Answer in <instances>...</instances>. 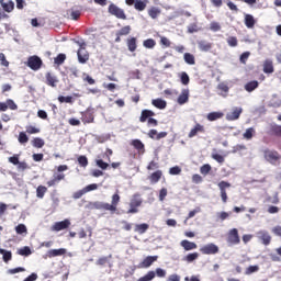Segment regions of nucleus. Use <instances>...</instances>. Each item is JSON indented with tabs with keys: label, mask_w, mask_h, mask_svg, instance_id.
<instances>
[{
	"label": "nucleus",
	"mask_w": 281,
	"mask_h": 281,
	"mask_svg": "<svg viewBox=\"0 0 281 281\" xmlns=\"http://www.w3.org/2000/svg\"><path fill=\"white\" fill-rule=\"evenodd\" d=\"M32 146L34 148H43V146H45V140L41 137H35L32 139Z\"/></svg>",
	"instance_id": "36"
},
{
	"label": "nucleus",
	"mask_w": 281,
	"mask_h": 281,
	"mask_svg": "<svg viewBox=\"0 0 281 281\" xmlns=\"http://www.w3.org/2000/svg\"><path fill=\"white\" fill-rule=\"evenodd\" d=\"M134 8L138 12H144V10H146V2H144V0H136Z\"/></svg>",
	"instance_id": "41"
},
{
	"label": "nucleus",
	"mask_w": 281,
	"mask_h": 281,
	"mask_svg": "<svg viewBox=\"0 0 281 281\" xmlns=\"http://www.w3.org/2000/svg\"><path fill=\"white\" fill-rule=\"evenodd\" d=\"M249 56H251L250 52H245L240 55L239 60L241 65H247V60L249 59Z\"/></svg>",
	"instance_id": "59"
},
{
	"label": "nucleus",
	"mask_w": 281,
	"mask_h": 281,
	"mask_svg": "<svg viewBox=\"0 0 281 281\" xmlns=\"http://www.w3.org/2000/svg\"><path fill=\"white\" fill-rule=\"evenodd\" d=\"M18 254L20 256H32V249H30L27 246H24L23 248L19 249Z\"/></svg>",
	"instance_id": "55"
},
{
	"label": "nucleus",
	"mask_w": 281,
	"mask_h": 281,
	"mask_svg": "<svg viewBox=\"0 0 281 281\" xmlns=\"http://www.w3.org/2000/svg\"><path fill=\"white\" fill-rule=\"evenodd\" d=\"M67 254V249L59 248V249H50L47 251L48 258H56L58 256H65Z\"/></svg>",
	"instance_id": "23"
},
{
	"label": "nucleus",
	"mask_w": 281,
	"mask_h": 281,
	"mask_svg": "<svg viewBox=\"0 0 281 281\" xmlns=\"http://www.w3.org/2000/svg\"><path fill=\"white\" fill-rule=\"evenodd\" d=\"M109 258H112V256L110 255L109 257H101L97 260V265H99L100 267H104V265H106L109 262Z\"/></svg>",
	"instance_id": "62"
},
{
	"label": "nucleus",
	"mask_w": 281,
	"mask_h": 281,
	"mask_svg": "<svg viewBox=\"0 0 281 281\" xmlns=\"http://www.w3.org/2000/svg\"><path fill=\"white\" fill-rule=\"evenodd\" d=\"M8 109H10V111H16L19 105H16L12 99H7L5 102H0V111L5 112Z\"/></svg>",
	"instance_id": "10"
},
{
	"label": "nucleus",
	"mask_w": 281,
	"mask_h": 281,
	"mask_svg": "<svg viewBox=\"0 0 281 281\" xmlns=\"http://www.w3.org/2000/svg\"><path fill=\"white\" fill-rule=\"evenodd\" d=\"M158 256H148L140 263L139 269H148L154 262H157Z\"/></svg>",
	"instance_id": "15"
},
{
	"label": "nucleus",
	"mask_w": 281,
	"mask_h": 281,
	"mask_svg": "<svg viewBox=\"0 0 281 281\" xmlns=\"http://www.w3.org/2000/svg\"><path fill=\"white\" fill-rule=\"evenodd\" d=\"M45 85H47L48 87L56 88L58 85V77H56V75H54L53 72H46Z\"/></svg>",
	"instance_id": "12"
},
{
	"label": "nucleus",
	"mask_w": 281,
	"mask_h": 281,
	"mask_svg": "<svg viewBox=\"0 0 281 281\" xmlns=\"http://www.w3.org/2000/svg\"><path fill=\"white\" fill-rule=\"evenodd\" d=\"M58 102L63 103L66 102L67 104H74V97H58Z\"/></svg>",
	"instance_id": "58"
},
{
	"label": "nucleus",
	"mask_w": 281,
	"mask_h": 281,
	"mask_svg": "<svg viewBox=\"0 0 281 281\" xmlns=\"http://www.w3.org/2000/svg\"><path fill=\"white\" fill-rule=\"evenodd\" d=\"M184 61L187 63V65H195L196 60L194 59V55L190 54V53H186L183 55Z\"/></svg>",
	"instance_id": "42"
},
{
	"label": "nucleus",
	"mask_w": 281,
	"mask_h": 281,
	"mask_svg": "<svg viewBox=\"0 0 281 281\" xmlns=\"http://www.w3.org/2000/svg\"><path fill=\"white\" fill-rule=\"evenodd\" d=\"M1 8L4 10V12H12L14 10V1L9 0L1 4Z\"/></svg>",
	"instance_id": "35"
},
{
	"label": "nucleus",
	"mask_w": 281,
	"mask_h": 281,
	"mask_svg": "<svg viewBox=\"0 0 281 281\" xmlns=\"http://www.w3.org/2000/svg\"><path fill=\"white\" fill-rule=\"evenodd\" d=\"M155 45H157V42L153 38H148L143 42V46L146 47V49H154Z\"/></svg>",
	"instance_id": "44"
},
{
	"label": "nucleus",
	"mask_w": 281,
	"mask_h": 281,
	"mask_svg": "<svg viewBox=\"0 0 281 281\" xmlns=\"http://www.w3.org/2000/svg\"><path fill=\"white\" fill-rule=\"evenodd\" d=\"M108 12L109 14H112V16H115L116 19L126 21V13L124 12V9L117 7V4L111 3L108 8Z\"/></svg>",
	"instance_id": "4"
},
{
	"label": "nucleus",
	"mask_w": 281,
	"mask_h": 281,
	"mask_svg": "<svg viewBox=\"0 0 281 281\" xmlns=\"http://www.w3.org/2000/svg\"><path fill=\"white\" fill-rule=\"evenodd\" d=\"M221 251V248H218V245L214 243H209L200 247V252L203 256H216Z\"/></svg>",
	"instance_id": "3"
},
{
	"label": "nucleus",
	"mask_w": 281,
	"mask_h": 281,
	"mask_svg": "<svg viewBox=\"0 0 281 281\" xmlns=\"http://www.w3.org/2000/svg\"><path fill=\"white\" fill-rule=\"evenodd\" d=\"M27 67L33 71H38L43 67V60L38 56H31L27 59Z\"/></svg>",
	"instance_id": "6"
},
{
	"label": "nucleus",
	"mask_w": 281,
	"mask_h": 281,
	"mask_svg": "<svg viewBox=\"0 0 281 281\" xmlns=\"http://www.w3.org/2000/svg\"><path fill=\"white\" fill-rule=\"evenodd\" d=\"M71 222L69 220H64L61 222H56L52 229L53 232H63V229H69Z\"/></svg>",
	"instance_id": "11"
},
{
	"label": "nucleus",
	"mask_w": 281,
	"mask_h": 281,
	"mask_svg": "<svg viewBox=\"0 0 281 281\" xmlns=\"http://www.w3.org/2000/svg\"><path fill=\"white\" fill-rule=\"evenodd\" d=\"M120 193H114L112 195L111 204L106 202H92L90 203V207L92 210H104L105 212H111V214H115L117 212V205H120Z\"/></svg>",
	"instance_id": "1"
},
{
	"label": "nucleus",
	"mask_w": 281,
	"mask_h": 281,
	"mask_svg": "<svg viewBox=\"0 0 281 281\" xmlns=\"http://www.w3.org/2000/svg\"><path fill=\"white\" fill-rule=\"evenodd\" d=\"M218 91H222L224 98H227V93H229V87L225 83H218L217 86Z\"/></svg>",
	"instance_id": "53"
},
{
	"label": "nucleus",
	"mask_w": 281,
	"mask_h": 281,
	"mask_svg": "<svg viewBox=\"0 0 281 281\" xmlns=\"http://www.w3.org/2000/svg\"><path fill=\"white\" fill-rule=\"evenodd\" d=\"M184 262H194V260H199V252H190L183 258Z\"/></svg>",
	"instance_id": "38"
},
{
	"label": "nucleus",
	"mask_w": 281,
	"mask_h": 281,
	"mask_svg": "<svg viewBox=\"0 0 281 281\" xmlns=\"http://www.w3.org/2000/svg\"><path fill=\"white\" fill-rule=\"evenodd\" d=\"M26 133H27V135H36V134L41 133V128H38L36 126L29 125V126H26Z\"/></svg>",
	"instance_id": "50"
},
{
	"label": "nucleus",
	"mask_w": 281,
	"mask_h": 281,
	"mask_svg": "<svg viewBox=\"0 0 281 281\" xmlns=\"http://www.w3.org/2000/svg\"><path fill=\"white\" fill-rule=\"evenodd\" d=\"M131 34V25L123 26L116 32V36H128Z\"/></svg>",
	"instance_id": "39"
},
{
	"label": "nucleus",
	"mask_w": 281,
	"mask_h": 281,
	"mask_svg": "<svg viewBox=\"0 0 281 281\" xmlns=\"http://www.w3.org/2000/svg\"><path fill=\"white\" fill-rule=\"evenodd\" d=\"M263 157L266 160H268L270 164H273L276 161H279L280 159V153L277 150L266 149L263 151Z\"/></svg>",
	"instance_id": "8"
},
{
	"label": "nucleus",
	"mask_w": 281,
	"mask_h": 281,
	"mask_svg": "<svg viewBox=\"0 0 281 281\" xmlns=\"http://www.w3.org/2000/svg\"><path fill=\"white\" fill-rule=\"evenodd\" d=\"M218 188H220V192H221V198L223 203H227V188H232V183L227 182V181H221L218 182Z\"/></svg>",
	"instance_id": "9"
},
{
	"label": "nucleus",
	"mask_w": 281,
	"mask_h": 281,
	"mask_svg": "<svg viewBox=\"0 0 281 281\" xmlns=\"http://www.w3.org/2000/svg\"><path fill=\"white\" fill-rule=\"evenodd\" d=\"M161 177H164V172L161 170H157L149 176V181L150 183H159Z\"/></svg>",
	"instance_id": "27"
},
{
	"label": "nucleus",
	"mask_w": 281,
	"mask_h": 281,
	"mask_svg": "<svg viewBox=\"0 0 281 281\" xmlns=\"http://www.w3.org/2000/svg\"><path fill=\"white\" fill-rule=\"evenodd\" d=\"M257 271H260V267H258V266H249L246 269V276H251V273H256Z\"/></svg>",
	"instance_id": "60"
},
{
	"label": "nucleus",
	"mask_w": 281,
	"mask_h": 281,
	"mask_svg": "<svg viewBox=\"0 0 281 281\" xmlns=\"http://www.w3.org/2000/svg\"><path fill=\"white\" fill-rule=\"evenodd\" d=\"M210 30H211V32H221V30H222L221 23H218L216 21L211 22Z\"/></svg>",
	"instance_id": "54"
},
{
	"label": "nucleus",
	"mask_w": 281,
	"mask_h": 281,
	"mask_svg": "<svg viewBox=\"0 0 281 281\" xmlns=\"http://www.w3.org/2000/svg\"><path fill=\"white\" fill-rule=\"evenodd\" d=\"M241 113H243V108H234L233 112L226 114V120L228 122H235V120H238L240 117Z\"/></svg>",
	"instance_id": "16"
},
{
	"label": "nucleus",
	"mask_w": 281,
	"mask_h": 281,
	"mask_svg": "<svg viewBox=\"0 0 281 281\" xmlns=\"http://www.w3.org/2000/svg\"><path fill=\"white\" fill-rule=\"evenodd\" d=\"M155 280V271H148L144 277H140L137 281H151Z\"/></svg>",
	"instance_id": "47"
},
{
	"label": "nucleus",
	"mask_w": 281,
	"mask_h": 281,
	"mask_svg": "<svg viewBox=\"0 0 281 281\" xmlns=\"http://www.w3.org/2000/svg\"><path fill=\"white\" fill-rule=\"evenodd\" d=\"M65 60H67V55L61 53V54H58L57 57H55L54 63L55 65H63Z\"/></svg>",
	"instance_id": "49"
},
{
	"label": "nucleus",
	"mask_w": 281,
	"mask_h": 281,
	"mask_svg": "<svg viewBox=\"0 0 281 281\" xmlns=\"http://www.w3.org/2000/svg\"><path fill=\"white\" fill-rule=\"evenodd\" d=\"M95 120V117L93 116V114L91 112H85L82 113L81 116V122H83L85 124H93V121Z\"/></svg>",
	"instance_id": "30"
},
{
	"label": "nucleus",
	"mask_w": 281,
	"mask_h": 281,
	"mask_svg": "<svg viewBox=\"0 0 281 281\" xmlns=\"http://www.w3.org/2000/svg\"><path fill=\"white\" fill-rule=\"evenodd\" d=\"M18 142L20 144H27L30 142V137H27V134L25 132H20L19 137H18Z\"/></svg>",
	"instance_id": "45"
},
{
	"label": "nucleus",
	"mask_w": 281,
	"mask_h": 281,
	"mask_svg": "<svg viewBox=\"0 0 281 281\" xmlns=\"http://www.w3.org/2000/svg\"><path fill=\"white\" fill-rule=\"evenodd\" d=\"M227 243L229 245H240V235H238V228H233L228 232Z\"/></svg>",
	"instance_id": "7"
},
{
	"label": "nucleus",
	"mask_w": 281,
	"mask_h": 281,
	"mask_svg": "<svg viewBox=\"0 0 281 281\" xmlns=\"http://www.w3.org/2000/svg\"><path fill=\"white\" fill-rule=\"evenodd\" d=\"M276 71V68L273 67V60L266 59L263 61V74H273Z\"/></svg>",
	"instance_id": "25"
},
{
	"label": "nucleus",
	"mask_w": 281,
	"mask_h": 281,
	"mask_svg": "<svg viewBox=\"0 0 281 281\" xmlns=\"http://www.w3.org/2000/svg\"><path fill=\"white\" fill-rule=\"evenodd\" d=\"M190 100V90L189 89H182L180 95L177 99L178 104L183 105L187 104Z\"/></svg>",
	"instance_id": "17"
},
{
	"label": "nucleus",
	"mask_w": 281,
	"mask_h": 281,
	"mask_svg": "<svg viewBox=\"0 0 281 281\" xmlns=\"http://www.w3.org/2000/svg\"><path fill=\"white\" fill-rule=\"evenodd\" d=\"M142 203H144L142 195L139 193H135L130 201L127 214H137V212H139L138 207H142Z\"/></svg>",
	"instance_id": "2"
},
{
	"label": "nucleus",
	"mask_w": 281,
	"mask_h": 281,
	"mask_svg": "<svg viewBox=\"0 0 281 281\" xmlns=\"http://www.w3.org/2000/svg\"><path fill=\"white\" fill-rule=\"evenodd\" d=\"M198 47L200 52H210L212 49V43L207 41H200L198 42Z\"/></svg>",
	"instance_id": "31"
},
{
	"label": "nucleus",
	"mask_w": 281,
	"mask_h": 281,
	"mask_svg": "<svg viewBox=\"0 0 281 281\" xmlns=\"http://www.w3.org/2000/svg\"><path fill=\"white\" fill-rule=\"evenodd\" d=\"M258 87H260V82H258V80H252V81L247 82L244 86V89L248 93H251L252 91H256V89H258Z\"/></svg>",
	"instance_id": "24"
},
{
	"label": "nucleus",
	"mask_w": 281,
	"mask_h": 281,
	"mask_svg": "<svg viewBox=\"0 0 281 281\" xmlns=\"http://www.w3.org/2000/svg\"><path fill=\"white\" fill-rule=\"evenodd\" d=\"M0 254L3 256V261L4 262H10V260H12V252L8 251L5 249H0Z\"/></svg>",
	"instance_id": "46"
},
{
	"label": "nucleus",
	"mask_w": 281,
	"mask_h": 281,
	"mask_svg": "<svg viewBox=\"0 0 281 281\" xmlns=\"http://www.w3.org/2000/svg\"><path fill=\"white\" fill-rule=\"evenodd\" d=\"M64 179H65V173L54 175V178L48 180L46 182V186H48V188H54L56 183H58L59 181H64Z\"/></svg>",
	"instance_id": "22"
},
{
	"label": "nucleus",
	"mask_w": 281,
	"mask_h": 281,
	"mask_svg": "<svg viewBox=\"0 0 281 281\" xmlns=\"http://www.w3.org/2000/svg\"><path fill=\"white\" fill-rule=\"evenodd\" d=\"M272 234H274V236H279L281 238V226H274L272 227Z\"/></svg>",
	"instance_id": "64"
},
{
	"label": "nucleus",
	"mask_w": 281,
	"mask_h": 281,
	"mask_svg": "<svg viewBox=\"0 0 281 281\" xmlns=\"http://www.w3.org/2000/svg\"><path fill=\"white\" fill-rule=\"evenodd\" d=\"M15 232L16 234H27V226H25V224H19L18 226H15Z\"/></svg>",
	"instance_id": "56"
},
{
	"label": "nucleus",
	"mask_w": 281,
	"mask_h": 281,
	"mask_svg": "<svg viewBox=\"0 0 281 281\" xmlns=\"http://www.w3.org/2000/svg\"><path fill=\"white\" fill-rule=\"evenodd\" d=\"M270 133H272L276 137H281V125H278V124L271 125Z\"/></svg>",
	"instance_id": "40"
},
{
	"label": "nucleus",
	"mask_w": 281,
	"mask_h": 281,
	"mask_svg": "<svg viewBox=\"0 0 281 281\" xmlns=\"http://www.w3.org/2000/svg\"><path fill=\"white\" fill-rule=\"evenodd\" d=\"M45 194H47V187L41 184L36 188V196L37 199H44Z\"/></svg>",
	"instance_id": "34"
},
{
	"label": "nucleus",
	"mask_w": 281,
	"mask_h": 281,
	"mask_svg": "<svg viewBox=\"0 0 281 281\" xmlns=\"http://www.w3.org/2000/svg\"><path fill=\"white\" fill-rule=\"evenodd\" d=\"M151 117H155V112H153L151 110H143L140 113L139 122L144 123Z\"/></svg>",
	"instance_id": "26"
},
{
	"label": "nucleus",
	"mask_w": 281,
	"mask_h": 281,
	"mask_svg": "<svg viewBox=\"0 0 281 281\" xmlns=\"http://www.w3.org/2000/svg\"><path fill=\"white\" fill-rule=\"evenodd\" d=\"M181 247L184 249V251H192L194 249H196L199 246L196 245V243L194 241H190L188 239H183L180 243Z\"/></svg>",
	"instance_id": "20"
},
{
	"label": "nucleus",
	"mask_w": 281,
	"mask_h": 281,
	"mask_svg": "<svg viewBox=\"0 0 281 281\" xmlns=\"http://www.w3.org/2000/svg\"><path fill=\"white\" fill-rule=\"evenodd\" d=\"M254 135H256V130L254 127H249L246 130V132L243 134L244 139H254Z\"/></svg>",
	"instance_id": "37"
},
{
	"label": "nucleus",
	"mask_w": 281,
	"mask_h": 281,
	"mask_svg": "<svg viewBox=\"0 0 281 281\" xmlns=\"http://www.w3.org/2000/svg\"><path fill=\"white\" fill-rule=\"evenodd\" d=\"M244 23L246 27H248V30H254V27L256 26V19L254 18V15L247 13L244 16Z\"/></svg>",
	"instance_id": "21"
},
{
	"label": "nucleus",
	"mask_w": 281,
	"mask_h": 281,
	"mask_svg": "<svg viewBox=\"0 0 281 281\" xmlns=\"http://www.w3.org/2000/svg\"><path fill=\"white\" fill-rule=\"evenodd\" d=\"M199 133H205V126L201 125V123H196L193 128L188 134V137L192 139V137H196Z\"/></svg>",
	"instance_id": "13"
},
{
	"label": "nucleus",
	"mask_w": 281,
	"mask_h": 281,
	"mask_svg": "<svg viewBox=\"0 0 281 281\" xmlns=\"http://www.w3.org/2000/svg\"><path fill=\"white\" fill-rule=\"evenodd\" d=\"M79 49L77 52L78 60L81 65H85L87 60H89V52H87V44L86 43H79Z\"/></svg>",
	"instance_id": "5"
},
{
	"label": "nucleus",
	"mask_w": 281,
	"mask_h": 281,
	"mask_svg": "<svg viewBox=\"0 0 281 281\" xmlns=\"http://www.w3.org/2000/svg\"><path fill=\"white\" fill-rule=\"evenodd\" d=\"M150 225L143 223V224H136L134 232H136L137 234H146V232H148Z\"/></svg>",
	"instance_id": "32"
},
{
	"label": "nucleus",
	"mask_w": 281,
	"mask_h": 281,
	"mask_svg": "<svg viewBox=\"0 0 281 281\" xmlns=\"http://www.w3.org/2000/svg\"><path fill=\"white\" fill-rule=\"evenodd\" d=\"M81 14H82V12L76 8H71V9L67 10V12H66V16L68 19H71L72 21H78L80 19Z\"/></svg>",
	"instance_id": "19"
},
{
	"label": "nucleus",
	"mask_w": 281,
	"mask_h": 281,
	"mask_svg": "<svg viewBox=\"0 0 281 281\" xmlns=\"http://www.w3.org/2000/svg\"><path fill=\"white\" fill-rule=\"evenodd\" d=\"M226 43L229 47H238V37L236 36H228Z\"/></svg>",
	"instance_id": "43"
},
{
	"label": "nucleus",
	"mask_w": 281,
	"mask_h": 281,
	"mask_svg": "<svg viewBox=\"0 0 281 281\" xmlns=\"http://www.w3.org/2000/svg\"><path fill=\"white\" fill-rule=\"evenodd\" d=\"M180 80L184 86L190 85V76H188V72H181Z\"/></svg>",
	"instance_id": "57"
},
{
	"label": "nucleus",
	"mask_w": 281,
	"mask_h": 281,
	"mask_svg": "<svg viewBox=\"0 0 281 281\" xmlns=\"http://www.w3.org/2000/svg\"><path fill=\"white\" fill-rule=\"evenodd\" d=\"M131 146H133L135 150H137L138 155H144V153H146V147L144 143L137 138L131 142Z\"/></svg>",
	"instance_id": "18"
},
{
	"label": "nucleus",
	"mask_w": 281,
	"mask_h": 281,
	"mask_svg": "<svg viewBox=\"0 0 281 281\" xmlns=\"http://www.w3.org/2000/svg\"><path fill=\"white\" fill-rule=\"evenodd\" d=\"M128 52H136L137 49V37H130L126 41Z\"/></svg>",
	"instance_id": "28"
},
{
	"label": "nucleus",
	"mask_w": 281,
	"mask_h": 281,
	"mask_svg": "<svg viewBox=\"0 0 281 281\" xmlns=\"http://www.w3.org/2000/svg\"><path fill=\"white\" fill-rule=\"evenodd\" d=\"M85 194H87V191H85V189H81L79 191H76L72 194V199H75V200L82 199V196H85Z\"/></svg>",
	"instance_id": "61"
},
{
	"label": "nucleus",
	"mask_w": 281,
	"mask_h": 281,
	"mask_svg": "<svg viewBox=\"0 0 281 281\" xmlns=\"http://www.w3.org/2000/svg\"><path fill=\"white\" fill-rule=\"evenodd\" d=\"M78 164L79 166H81V168H87L89 166V159L87 158V156H79Z\"/></svg>",
	"instance_id": "52"
},
{
	"label": "nucleus",
	"mask_w": 281,
	"mask_h": 281,
	"mask_svg": "<svg viewBox=\"0 0 281 281\" xmlns=\"http://www.w3.org/2000/svg\"><path fill=\"white\" fill-rule=\"evenodd\" d=\"M148 14L151 19H157L159 16V14H161V10L153 7L148 10Z\"/></svg>",
	"instance_id": "48"
},
{
	"label": "nucleus",
	"mask_w": 281,
	"mask_h": 281,
	"mask_svg": "<svg viewBox=\"0 0 281 281\" xmlns=\"http://www.w3.org/2000/svg\"><path fill=\"white\" fill-rule=\"evenodd\" d=\"M224 115L223 112H211L206 115V120H209V122H216V120L223 119Z\"/></svg>",
	"instance_id": "29"
},
{
	"label": "nucleus",
	"mask_w": 281,
	"mask_h": 281,
	"mask_svg": "<svg viewBox=\"0 0 281 281\" xmlns=\"http://www.w3.org/2000/svg\"><path fill=\"white\" fill-rule=\"evenodd\" d=\"M257 236L259 238V240H261L262 245H271V235H269V233L267 231H259L257 233Z\"/></svg>",
	"instance_id": "14"
},
{
	"label": "nucleus",
	"mask_w": 281,
	"mask_h": 281,
	"mask_svg": "<svg viewBox=\"0 0 281 281\" xmlns=\"http://www.w3.org/2000/svg\"><path fill=\"white\" fill-rule=\"evenodd\" d=\"M169 175H181V167L175 166L169 169Z\"/></svg>",
	"instance_id": "63"
},
{
	"label": "nucleus",
	"mask_w": 281,
	"mask_h": 281,
	"mask_svg": "<svg viewBox=\"0 0 281 281\" xmlns=\"http://www.w3.org/2000/svg\"><path fill=\"white\" fill-rule=\"evenodd\" d=\"M153 106H156V109L164 110L168 105V103L162 99H154L151 101Z\"/></svg>",
	"instance_id": "33"
},
{
	"label": "nucleus",
	"mask_w": 281,
	"mask_h": 281,
	"mask_svg": "<svg viewBox=\"0 0 281 281\" xmlns=\"http://www.w3.org/2000/svg\"><path fill=\"white\" fill-rule=\"evenodd\" d=\"M200 172L201 175H203L204 177L206 175H210V172H212V166H210V164H205L200 168Z\"/></svg>",
	"instance_id": "51"
}]
</instances>
